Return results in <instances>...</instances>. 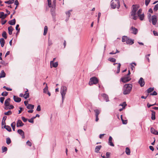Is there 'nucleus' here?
<instances>
[{
	"label": "nucleus",
	"mask_w": 158,
	"mask_h": 158,
	"mask_svg": "<svg viewBox=\"0 0 158 158\" xmlns=\"http://www.w3.org/2000/svg\"><path fill=\"white\" fill-rule=\"evenodd\" d=\"M139 83L141 87H143L144 85L145 82L143 78L141 77L140 78L139 81Z\"/></svg>",
	"instance_id": "obj_10"
},
{
	"label": "nucleus",
	"mask_w": 158,
	"mask_h": 158,
	"mask_svg": "<svg viewBox=\"0 0 158 158\" xmlns=\"http://www.w3.org/2000/svg\"><path fill=\"white\" fill-rule=\"evenodd\" d=\"M157 94V93L155 91H154L153 93H151L150 94V95H156Z\"/></svg>",
	"instance_id": "obj_50"
},
{
	"label": "nucleus",
	"mask_w": 158,
	"mask_h": 158,
	"mask_svg": "<svg viewBox=\"0 0 158 158\" xmlns=\"http://www.w3.org/2000/svg\"><path fill=\"white\" fill-rule=\"evenodd\" d=\"M48 5L49 7H52V1L51 0H48Z\"/></svg>",
	"instance_id": "obj_45"
},
{
	"label": "nucleus",
	"mask_w": 158,
	"mask_h": 158,
	"mask_svg": "<svg viewBox=\"0 0 158 158\" xmlns=\"http://www.w3.org/2000/svg\"><path fill=\"white\" fill-rule=\"evenodd\" d=\"M152 117L151 118L152 120H154L155 119V114L156 112L153 110H152Z\"/></svg>",
	"instance_id": "obj_20"
},
{
	"label": "nucleus",
	"mask_w": 158,
	"mask_h": 158,
	"mask_svg": "<svg viewBox=\"0 0 158 158\" xmlns=\"http://www.w3.org/2000/svg\"><path fill=\"white\" fill-rule=\"evenodd\" d=\"M13 98L14 101L15 102H20L21 100V99L20 98H19L17 96L15 95L14 96Z\"/></svg>",
	"instance_id": "obj_13"
},
{
	"label": "nucleus",
	"mask_w": 158,
	"mask_h": 158,
	"mask_svg": "<svg viewBox=\"0 0 158 158\" xmlns=\"http://www.w3.org/2000/svg\"><path fill=\"white\" fill-rule=\"evenodd\" d=\"M108 60L113 62H115L116 61V60L115 59L113 58H109Z\"/></svg>",
	"instance_id": "obj_42"
},
{
	"label": "nucleus",
	"mask_w": 158,
	"mask_h": 158,
	"mask_svg": "<svg viewBox=\"0 0 158 158\" xmlns=\"http://www.w3.org/2000/svg\"><path fill=\"white\" fill-rule=\"evenodd\" d=\"M128 38L127 36H124L122 37V41L123 42H126L127 43Z\"/></svg>",
	"instance_id": "obj_28"
},
{
	"label": "nucleus",
	"mask_w": 158,
	"mask_h": 158,
	"mask_svg": "<svg viewBox=\"0 0 158 158\" xmlns=\"http://www.w3.org/2000/svg\"><path fill=\"white\" fill-rule=\"evenodd\" d=\"M55 60H56V58H54L53 59V60L51 61H50V67H51V68H52V63L53 62H54V61Z\"/></svg>",
	"instance_id": "obj_64"
},
{
	"label": "nucleus",
	"mask_w": 158,
	"mask_h": 158,
	"mask_svg": "<svg viewBox=\"0 0 158 158\" xmlns=\"http://www.w3.org/2000/svg\"><path fill=\"white\" fill-rule=\"evenodd\" d=\"M8 106L9 109H11L14 108V106H13L11 105H10V104H9V105Z\"/></svg>",
	"instance_id": "obj_57"
},
{
	"label": "nucleus",
	"mask_w": 158,
	"mask_h": 158,
	"mask_svg": "<svg viewBox=\"0 0 158 158\" xmlns=\"http://www.w3.org/2000/svg\"><path fill=\"white\" fill-rule=\"evenodd\" d=\"M98 82V79L95 77H94L90 78L89 84L90 85H91L93 84H96Z\"/></svg>",
	"instance_id": "obj_5"
},
{
	"label": "nucleus",
	"mask_w": 158,
	"mask_h": 158,
	"mask_svg": "<svg viewBox=\"0 0 158 158\" xmlns=\"http://www.w3.org/2000/svg\"><path fill=\"white\" fill-rule=\"evenodd\" d=\"M4 13L3 12H1L0 13V18H1L2 20L3 19L2 18L4 17Z\"/></svg>",
	"instance_id": "obj_46"
},
{
	"label": "nucleus",
	"mask_w": 158,
	"mask_h": 158,
	"mask_svg": "<svg viewBox=\"0 0 158 158\" xmlns=\"http://www.w3.org/2000/svg\"><path fill=\"white\" fill-rule=\"evenodd\" d=\"M111 153L109 152H107L106 153V158H110Z\"/></svg>",
	"instance_id": "obj_49"
},
{
	"label": "nucleus",
	"mask_w": 158,
	"mask_h": 158,
	"mask_svg": "<svg viewBox=\"0 0 158 158\" xmlns=\"http://www.w3.org/2000/svg\"><path fill=\"white\" fill-rule=\"evenodd\" d=\"M157 17L155 15L152 16V21L153 25H155L156 24L157 20Z\"/></svg>",
	"instance_id": "obj_7"
},
{
	"label": "nucleus",
	"mask_w": 158,
	"mask_h": 158,
	"mask_svg": "<svg viewBox=\"0 0 158 158\" xmlns=\"http://www.w3.org/2000/svg\"><path fill=\"white\" fill-rule=\"evenodd\" d=\"M132 85L130 84H126L123 88V93L124 95L129 94L132 89Z\"/></svg>",
	"instance_id": "obj_2"
},
{
	"label": "nucleus",
	"mask_w": 158,
	"mask_h": 158,
	"mask_svg": "<svg viewBox=\"0 0 158 158\" xmlns=\"http://www.w3.org/2000/svg\"><path fill=\"white\" fill-rule=\"evenodd\" d=\"M94 111L95 113V116H98L100 113V111L98 109L95 110Z\"/></svg>",
	"instance_id": "obj_38"
},
{
	"label": "nucleus",
	"mask_w": 158,
	"mask_h": 158,
	"mask_svg": "<svg viewBox=\"0 0 158 158\" xmlns=\"http://www.w3.org/2000/svg\"><path fill=\"white\" fill-rule=\"evenodd\" d=\"M58 65V62H56L55 63L53 62V63L52 64V67H53L54 68H56V67H57Z\"/></svg>",
	"instance_id": "obj_35"
},
{
	"label": "nucleus",
	"mask_w": 158,
	"mask_h": 158,
	"mask_svg": "<svg viewBox=\"0 0 158 158\" xmlns=\"http://www.w3.org/2000/svg\"><path fill=\"white\" fill-rule=\"evenodd\" d=\"M2 36L5 39L7 38L6 33L5 31H4L2 33Z\"/></svg>",
	"instance_id": "obj_43"
},
{
	"label": "nucleus",
	"mask_w": 158,
	"mask_h": 158,
	"mask_svg": "<svg viewBox=\"0 0 158 158\" xmlns=\"http://www.w3.org/2000/svg\"><path fill=\"white\" fill-rule=\"evenodd\" d=\"M0 43L1 45V46L3 47L5 44V40L3 38H1L0 39Z\"/></svg>",
	"instance_id": "obj_22"
},
{
	"label": "nucleus",
	"mask_w": 158,
	"mask_h": 158,
	"mask_svg": "<svg viewBox=\"0 0 158 158\" xmlns=\"http://www.w3.org/2000/svg\"><path fill=\"white\" fill-rule=\"evenodd\" d=\"M8 33L10 35H11L12 33V31L13 29L12 27L11 26L9 27L8 28Z\"/></svg>",
	"instance_id": "obj_18"
},
{
	"label": "nucleus",
	"mask_w": 158,
	"mask_h": 158,
	"mask_svg": "<svg viewBox=\"0 0 158 158\" xmlns=\"http://www.w3.org/2000/svg\"><path fill=\"white\" fill-rule=\"evenodd\" d=\"M21 118H22V120H23V121L24 122H26L27 120V118H25L24 117H22Z\"/></svg>",
	"instance_id": "obj_56"
},
{
	"label": "nucleus",
	"mask_w": 158,
	"mask_h": 158,
	"mask_svg": "<svg viewBox=\"0 0 158 158\" xmlns=\"http://www.w3.org/2000/svg\"><path fill=\"white\" fill-rule=\"evenodd\" d=\"M112 137L111 136H110L109 139L108 143L109 144L110 146H112V147H114V144L112 142Z\"/></svg>",
	"instance_id": "obj_15"
},
{
	"label": "nucleus",
	"mask_w": 158,
	"mask_h": 158,
	"mask_svg": "<svg viewBox=\"0 0 158 158\" xmlns=\"http://www.w3.org/2000/svg\"><path fill=\"white\" fill-rule=\"evenodd\" d=\"M133 64H134L135 66H136V63L135 62L132 63L130 64V65L131 66V69L132 70H133L135 68L134 66L133 65Z\"/></svg>",
	"instance_id": "obj_40"
},
{
	"label": "nucleus",
	"mask_w": 158,
	"mask_h": 158,
	"mask_svg": "<svg viewBox=\"0 0 158 158\" xmlns=\"http://www.w3.org/2000/svg\"><path fill=\"white\" fill-rule=\"evenodd\" d=\"M67 89L66 87L63 86L61 87L60 94L62 97V102L63 103V100L65 98V95L67 92Z\"/></svg>",
	"instance_id": "obj_4"
},
{
	"label": "nucleus",
	"mask_w": 158,
	"mask_h": 158,
	"mask_svg": "<svg viewBox=\"0 0 158 158\" xmlns=\"http://www.w3.org/2000/svg\"><path fill=\"white\" fill-rule=\"evenodd\" d=\"M151 132L154 134L158 135V132L156 131L154 128H151Z\"/></svg>",
	"instance_id": "obj_17"
},
{
	"label": "nucleus",
	"mask_w": 158,
	"mask_h": 158,
	"mask_svg": "<svg viewBox=\"0 0 158 158\" xmlns=\"http://www.w3.org/2000/svg\"><path fill=\"white\" fill-rule=\"evenodd\" d=\"M131 31H132V33L135 35H136L138 32V30L137 28L133 27H132L130 29Z\"/></svg>",
	"instance_id": "obj_8"
},
{
	"label": "nucleus",
	"mask_w": 158,
	"mask_h": 158,
	"mask_svg": "<svg viewBox=\"0 0 158 158\" xmlns=\"http://www.w3.org/2000/svg\"><path fill=\"white\" fill-rule=\"evenodd\" d=\"M48 28L47 26H45L44 27V32L43 35H46L47 33L48 32Z\"/></svg>",
	"instance_id": "obj_30"
},
{
	"label": "nucleus",
	"mask_w": 158,
	"mask_h": 158,
	"mask_svg": "<svg viewBox=\"0 0 158 158\" xmlns=\"http://www.w3.org/2000/svg\"><path fill=\"white\" fill-rule=\"evenodd\" d=\"M36 110L38 111H40L41 107L40 105H39L37 106V108L36 109Z\"/></svg>",
	"instance_id": "obj_61"
},
{
	"label": "nucleus",
	"mask_w": 158,
	"mask_h": 158,
	"mask_svg": "<svg viewBox=\"0 0 158 158\" xmlns=\"http://www.w3.org/2000/svg\"><path fill=\"white\" fill-rule=\"evenodd\" d=\"M118 66L117 67V73H119L120 71V68L121 66V64L120 63L118 64Z\"/></svg>",
	"instance_id": "obj_37"
},
{
	"label": "nucleus",
	"mask_w": 158,
	"mask_h": 158,
	"mask_svg": "<svg viewBox=\"0 0 158 158\" xmlns=\"http://www.w3.org/2000/svg\"><path fill=\"white\" fill-rule=\"evenodd\" d=\"M15 122H13L11 124V126L12 127L13 131H15Z\"/></svg>",
	"instance_id": "obj_31"
},
{
	"label": "nucleus",
	"mask_w": 158,
	"mask_h": 158,
	"mask_svg": "<svg viewBox=\"0 0 158 158\" xmlns=\"http://www.w3.org/2000/svg\"><path fill=\"white\" fill-rule=\"evenodd\" d=\"M111 7L113 9H119L120 6L119 0H112L111 1Z\"/></svg>",
	"instance_id": "obj_3"
},
{
	"label": "nucleus",
	"mask_w": 158,
	"mask_h": 158,
	"mask_svg": "<svg viewBox=\"0 0 158 158\" xmlns=\"http://www.w3.org/2000/svg\"><path fill=\"white\" fill-rule=\"evenodd\" d=\"M44 93L45 94H46L48 91V87L47 86V84H46V86L43 89Z\"/></svg>",
	"instance_id": "obj_34"
},
{
	"label": "nucleus",
	"mask_w": 158,
	"mask_h": 158,
	"mask_svg": "<svg viewBox=\"0 0 158 158\" xmlns=\"http://www.w3.org/2000/svg\"><path fill=\"white\" fill-rule=\"evenodd\" d=\"M16 21L15 19L10 20L8 22V23L10 25H14L15 24Z\"/></svg>",
	"instance_id": "obj_21"
},
{
	"label": "nucleus",
	"mask_w": 158,
	"mask_h": 158,
	"mask_svg": "<svg viewBox=\"0 0 158 158\" xmlns=\"http://www.w3.org/2000/svg\"><path fill=\"white\" fill-rule=\"evenodd\" d=\"M158 10V4H156L154 6L153 10L154 11H156Z\"/></svg>",
	"instance_id": "obj_47"
},
{
	"label": "nucleus",
	"mask_w": 158,
	"mask_h": 158,
	"mask_svg": "<svg viewBox=\"0 0 158 158\" xmlns=\"http://www.w3.org/2000/svg\"><path fill=\"white\" fill-rule=\"evenodd\" d=\"M27 144L30 146V147H31L32 145V143H31L28 140L26 142Z\"/></svg>",
	"instance_id": "obj_58"
},
{
	"label": "nucleus",
	"mask_w": 158,
	"mask_h": 158,
	"mask_svg": "<svg viewBox=\"0 0 158 158\" xmlns=\"http://www.w3.org/2000/svg\"><path fill=\"white\" fill-rule=\"evenodd\" d=\"M56 4V0H53L52 6H53L55 7Z\"/></svg>",
	"instance_id": "obj_60"
},
{
	"label": "nucleus",
	"mask_w": 158,
	"mask_h": 158,
	"mask_svg": "<svg viewBox=\"0 0 158 158\" xmlns=\"http://www.w3.org/2000/svg\"><path fill=\"white\" fill-rule=\"evenodd\" d=\"M8 95V92H4L2 93V96H6Z\"/></svg>",
	"instance_id": "obj_52"
},
{
	"label": "nucleus",
	"mask_w": 158,
	"mask_h": 158,
	"mask_svg": "<svg viewBox=\"0 0 158 158\" xmlns=\"http://www.w3.org/2000/svg\"><path fill=\"white\" fill-rule=\"evenodd\" d=\"M151 0H145V4L146 6H147L149 2H150Z\"/></svg>",
	"instance_id": "obj_51"
},
{
	"label": "nucleus",
	"mask_w": 158,
	"mask_h": 158,
	"mask_svg": "<svg viewBox=\"0 0 158 158\" xmlns=\"http://www.w3.org/2000/svg\"><path fill=\"white\" fill-rule=\"evenodd\" d=\"M125 152L126 154L128 155H129L130 154V149L128 147L126 148Z\"/></svg>",
	"instance_id": "obj_27"
},
{
	"label": "nucleus",
	"mask_w": 158,
	"mask_h": 158,
	"mask_svg": "<svg viewBox=\"0 0 158 158\" xmlns=\"http://www.w3.org/2000/svg\"><path fill=\"white\" fill-rule=\"evenodd\" d=\"M72 10H69L68 11L66 12L65 13L67 15V18L66 19V21H67L68 20L69 18V17L70 16V15H71L70 12H72Z\"/></svg>",
	"instance_id": "obj_12"
},
{
	"label": "nucleus",
	"mask_w": 158,
	"mask_h": 158,
	"mask_svg": "<svg viewBox=\"0 0 158 158\" xmlns=\"http://www.w3.org/2000/svg\"><path fill=\"white\" fill-rule=\"evenodd\" d=\"M102 96L105 100L106 102H108L109 101L108 96L106 94H102Z\"/></svg>",
	"instance_id": "obj_14"
},
{
	"label": "nucleus",
	"mask_w": 158,
	"mask_h": 158,
	"mask_svg": "<svg viewBox=\"0 0 158 158\" xmlns=\"http://www.w3.org/2000/svg\"><path fill=\"white\" fill-rule=\"evenodd\" d=\"M121 118L123 123L124 124H127V120H124L122 118V115H121Z\"/></svg>",
	"instance_id": "obj_39"
},
{
	"label": "nucleus",
	"mask_w": 158,
	"mask_h": 158,
	"mask_svg": "<svg viewBox=\"0 0 158 158\" xmlns=\"http://www.w3.org/2000/svg\"><path fill=\"white\" fill-rule=\"evenodd\" d=\"M24 124L22 123L21 120L20 119L18 120L16 123V126L17 127H22L23 126Z\"/></svg>",
	"instance_id": "obj_9"
},
{
	"label": "nucleus",
	"mask_w": 158,
	"mask_h": 158,
	"mask_svg": "<svg viewBox=\"0 0 158 158\" xmlns=\"http://www.w3.org/2000/svg\"><path fill=\"white\" fill-rule=\"evenodd\" d=\"M153 33L154 34V35L155 36H157L158 35V33L156 31H153Z\"/></svg>",
	"instance_id": "obj_62"
},
{
	"label": "nucleus",
	"mask_w": 158,
	"mask_h": 158,
	"mask_svg": "<svg viewBox=\"0 0 158 158\" xmlns=\"http://www.w3.org/2000/svg\"><path fill=\"white\" fill-rule=\"evenodd\" d=\"M102 147V146L101 145L96 146L95 148V152L96 153H98L99 151L100 150Z\"/></svg>",
	"instance_id": "obj_16"
},
{
	"label": "nucleus",
	"mask_w": 158,
	"mask_h": 158,
	"mask_svg": "<svg viewBox=\"0 0 158 158\" xmlns=\"http://www.w3.org/2000/svg\"><path fill=\"white\" fill-rule=\"evenodd\" d=\"M18 133L21 135H24V132L21 129H19L17 131Z\"/></svg>",
	"instance_id": "obj_33"
},
{
	"label": "nucleus",
	"mask_w": 158,
	"mask_h": 158,
	"mask_svg": "<svg viewBox=\"0 0 158 158\" xmlns=\"http://www.w3.org/2000/svg\"><path fill=\"white\" fill-rule=\"evenodd\" d=\"M11 143V140L10 138L9 137L7 138H6V143L9 145Z\"/></svg>",
	"instance_id": "obj_36"
},
{
	"label": "nucleus",
	"mask_w": 158,
	"mask_h": 158,
	"mask_svg": "<svg viewBox=\"0 0 158 158\" xmlns=\"http://www.w3.org/2000/svg\"><path fill=\"white\" fill-rule=\"evenodd\" d=\"M15 0H9L8 1H5V3L8 4H10L13 3L14 2Z\"/></svg>",
	"instance_id": "obj_32"
},
{
	"label": "nucleus",
	"mask_w": 158,
	"mask_h": 158,
	"mask_svg": "<svg viewBox=\"0 0 158 158\" xmlns=\"http://www.w3.org/2000/svg\"><path fill=\"white\" fill-rule=\"evenodd\" d=\"M131 78L125 75L121 79L123 82L124 83L127 82L131 80Z\"/></svg>",
	"instance_id": "obj_6"
},
{
	"label": "nucleus",
	"mask_w": 158,
	"mask_h": 158,
	"mask_svg": "<svg viewBox=\"0 0 158 158\" xmlns=\"http://www.w3.org/2000/svg\"><path fill=\"white\" fill-rule=\"evenodd\" d=\"M134 43V40H132L131 39H129V38L128 39L127 42L126 43L127 44H132Z\"/></svg>",
	"instance_id": "obj_25"
},
{
	"label": "nucleus",
	"mask_w": 158,
	"mask_h": 158,
	"mask_svg": "<svg viewBox=\"0 0 158 158\" xmlns=\"http://www.w3.org/2000/svg\"><path fill=\"white\" fill-rule=\"evenodd\" d=\"M4 99L5 98L4 97L0 98V101L1 103H3Z\"/></svg>",
	"instance_id": "obj_55"
},
{
	"label": "nucleus",
	"mask_w": 158,
	"mask_h": 158,
	"mask_svg": "<svg viewBox=\"0 0 158 158\" xmlns=\"http://www.w3.org/2000/svg\"><path fill=\"white\" fill-rule=\"evenodd\" d=\"M6 76V73L4 70H2L0 74V78L2 77H4Z\"/></svg>",
	"instance_id": "obj_24"
},
{
	"label": "nucleus",
	"mask_w": 158,
	"mask_h": 158,
	"mask_svg": "<svg viewBox=\"0 0 158 158\" xmlns=\"http://www.w3.org/2000/svg\"><path fill=\"white\" fill-rule=\"evenodd\" d=\"M29 93H27L25 94H24L23 96L24 98L25 99H26L27 98H29Z\"/></svg>",
	"instance_id": "obj_41"
},
{
	"label": "nucleus",
	"mask_w": 158,
	"mask_h": 158,
	"mask_svg": "<svg viewBox=\"0 0 158 158\" xmlns=\"http://www.w3.org/2000/svg\"><path fill=\"white\" fill-rule=\"evenodd\" d=\"M12 114V112L11 110H9L7 112H5L4 113V114L6 115H9L11 114Z\"/></svg>",
	"instance_id": "obj_44"
},
{
	"label": "nucleus",
	"mask_w": 158,
	"mask_h": 158,
	"mask_svg": "<svg viewBox=\"0 0 158 158\" xmlns=\"http://www.w3.org/2000/svg\"><path fill=\"white\" fill-rule=\"evenodd\" d=\"M4 127L9 132H10L12 131L11 127L9 126L5 125Z\"/></svg>",
	"instance_id": "obj_23"
},
{
	"label": "nucleus",
	"mask_w": 158,
	"mask_h": 158,
	"mask_svg": "<svg viewBox=\"0 0 158 158\" xmlns=\"http://www.w3.org/2000/svg\"><path fill=\"white\" fill-rule=\"evenodd\" d=\"M14 4L15 5H16V6H18L19 3V2L18 1V0H15V3H14Z\"/></svg>",
	"instance_id": "obj_63"
},
{
	"label": "nucleus",
	"mask_w": 158,
	"mask_h": 158,
	"mask_svg": "<svg viewBox=\"0 0 158 158\" xmlns=\"http://www.w3.org/2000/svg\"><path fill=\"white\" fill-rule=\"evenodd\" d=\"M19 27V24H17L16 25L15 29L17 31H18L17 33L18 32H19L20 31V28L18 29V27Z\"/></svg>",
	"instance_id": "obj_54"
},
{
	"label": "nucleus",
	"mask_w": 158,
	"mask_h": 158,
	"mask_svg": "<svg viewBox=\"0 0 158 158\" xmlns=\"http://www.w3.org/2000/svg\"><path fill=\"white\" fill-rule=\"evenodd\" d=\"M139 8V6L137 5H133L132 6L131 11L130 13V17L131 19L136 20L138 18L136 15V11ZM141 20H143L144 19V14L143 13L138 16Z\"/></svg>",
	"instance_id": "obj_1"
},
{
	"label": "nucleus",
	"mask_w": 158,
	"mask_h": 158,
	"mask_svg": "<svg viewBox=\"0 0 158 158\" xmlns=\"http://www.w3.org/2000/svg\"><path fill=\"white\" fill-rule=\"evenodd\" d=\"M127 105V104H126V102H123V104H121L120 105V106H123V107H124V108H125V106Z\"/></svg>",
	"instance_id": "obj_59"
},
{
	"label": "nucleus",
	"mask_w": 158,
	"mask_h": 158,
	"mask_svg": "<svg viewBox=\"0 0 158 158\" xmlns=\"http://www.w3.org/2000/svg\"><path fill=\"white\" fill-rule=\"evenodd\" d=\"M52 8L51 10V14L53 17H54L55 16L56 14L55 12V7L52 6Z\"/></svg>",
	"instance_id": "obj_11"
},
{
	"label": "nucleus",
	"mask_w": 158,
	"mask_h": 158,
	"mask_svg": "<svg viewBox=\"0 0 158 158\" xmlns=\"http://www.w3.org/2000/svg\"><path fill=\"white\" fill-rule=\"evenodd\" d=\"M34 106L31 104H28L27 108L29 109H32L34 108Z\"/></svg>",
	"instance_id": "obj_26"
},
{
	"label": "nucleus",
	"mask_w": 158,
	"mask_h": 158,
	"mask_svg": "<svg viewBox=\"0 0 158 158\" xmlns=\"http://www.w3.org/2000/svg\"><path fill=\"white\" fill-rule=\"evenodd\" d=\"M10 98H8L5 101L4 105L5 106H8L10 104L9 102L10 101Z\"/></svg>",
	"instance_id": "obj_19"
},
{
	"label": "nucleus",
	"mask_w": 158,
	"mask_h": 158,
	"mask_svg": "<svg viewBox=\"0 0 158 158\" xmlns=\"http://www.w3.org/2000/svg\"><path fill=\"white\" fill-rule=\"evenodd\" d=\"M142 10L141 9H139L137 12V14L138 16L142 14Z\"/></svg>",
	"instance_id": "obj_48"
},
{
	"label": "nucleus",
	"mask_w": 158,
	"mask_h": 158,
	"mask_svg": "<svg viewBox=\"0 0 158 158\" xmlns=\"http://www.w3.org/2000/svg\"><path fill=\"white\" fill-rule=\"evenodd\" d=\"M2 152H6L7 151V149L6 147H2Z\"/></svg>",
	"instance_id": "obj_53"
},
{
	"label": "nucleus",
	"mask_w": 158,
	"mask_h": 158,
	"mask_svg": "<svg viewBox=\"0 0 158 158\" xmlns=\"http://www.w3.org/2000/svg\"><path fill=\"white\" fill-rule=\"evenodd\" d=\"M154 90V88H149L147 90V92L149 94L151 93V92L153 91Z\"/></svg>",
	"instance_id": "obj_29"
}]
</instances>
